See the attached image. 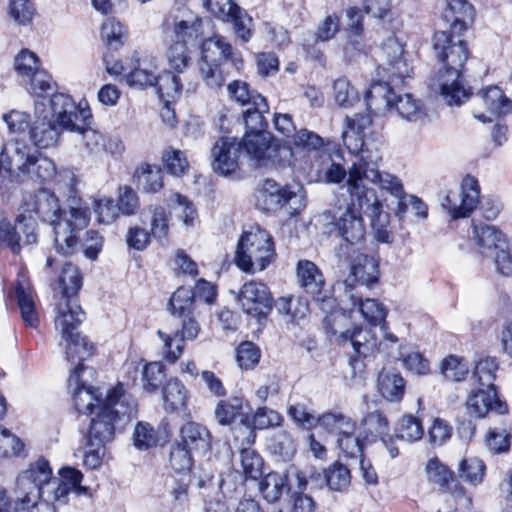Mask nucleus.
Returning <instances> with one entry per match:
<instances>
[{"mask_svg": "<svg viewBox=\"0 0 512 512\" xmlns=\"http://www.w3.org/2000/svg\"><path fill=\"white\" fill-rule=\"evenodd\" d=\"M48 103L51 109L49 118L55 120L66 131L77 128L79 122L87 124L92 119L87 103L76 104L72 97L65 93L52 94Z\"/></svg>", "mask_w": 512, "mask_h": 512, "instance_id": "nucleus-8", "label": "nucleus"}, {"mask_svg": "<svg viewBox=\"0 0 512 512\" xmlns=\"http://www.w3.org/2000/svg\"><path fill=\"white\" fill-rule=\"evenodd\" d=\"M24 447L25 444L18 436L0 425V457L12 458L24 456Z\"/></svg>", "mask_w": 512, "mask_h": 512, "instance_id": "nucleus-57", "label": "nucleus"}, {"mask_svg": "<svg viewBox=\"0 0 512 512\" xmlns=\"http://www.w3.org/2000/svg\"><path fill=\"white\" fill-rule=\"evenodd\" d=\"M337 318L343 317L340 315L336 316L333 311L330 313V316L325 317L324 323L332 335L338 337L340 343H342L344 346L351 347L355 353V356L358 357H366L373 352L374 348L376 347V339L372 337L369 330L357 327L352 331H339L332 324L336 322Z\"/></svg>", "mask_w": 512, "mask_h": 512, "instance_id": "nucleus-16", "label": "nucleus"}, {"mask_svg": "<svg viewBox=\"0 0 512 512\" xmlns=\"http://www.w3.org/2000/svg\"><path fill=\"white\" fill-rule=\"evenodd\" d=\"M248 156L254 159L259 166H266L275 149L271 146L269 132L251 133L245 132L243 143Z\"/></svg>", "mask_w": 512, "mask_h": 512, "instance_id": "nucleus-31", "label": "nucleus"}, {"mask_svg": "<svg viewBox=\"0 0 512 512\" xmlns=\"http://www.w3.org/2000/svg\"><path fill=\"white\" fill-rule=\"evenodd\" d=\"M243 311L257 318L259 322L266 319L272 309V296L268 286L260 281L251 280L244 283L237 294Z\"/></svg>", "mask_w": 512, "mask_h": 512, "instance_id": "nucleus-11", "label": "nucleus"}, {"mask_svg": "<svg viewBox=\"0 0 512 512\" xmlns=\"http://www.w3.org/2000/svg\"><path fill=\"white\" fill-rule=\"evenodd\" d=\"M181 329L176 330L173 335L157 331V335L163 341V357L174 364L181 357L184 350V341L195 340L200 332V326L194 315L182 316Z\"/></svg>", "mask_w": 512, "mask_h": 512, "instance_id": "nucleus-14", "label": "nucleus"}, {"mask_svg": "<svg viewBox=\"0 0 512 512\" xmlns=\"http://www.w3.org/2000/svg\"><path fill=\"white\" fill-rule=\"evenodd\" d=\"M91 121L92 119L89 120L87 124L79 122L77 128L69 131L76 132L79 135L80 142L84 149L89 153L97 154L103 151L105 140L100 132L90 127Z\"/></svg>", "mask_w": 512, "mask_h": 512, "instance_id": "nucleus-51", "label": "nucleus"}, {"mask_svg": "<svg viewBox=\"0 0 512 512\" xmlns=\"http://www.w3.org/2000/svg\"><path fill=\"white\" fill-rule=\"evenodd\" d=\"M58 283L65 299H75L74 297L82 287V276L78 267L72 263H66L62 268Z\"/></svg>", "mask_w": 512, "mask_h": 512, "instance_id": "nucleus-48", "label": "nucleus"}, {"mask_svg": "<svg viewBox=\"0 0 512 512\" xmlns=\"http://www.w3.org/2000/svg\"><path fill=\"white\" fill-rule=\"evenodd\" d=\"M82 373V366L75 367L69 377V387L75 386L73 391V400L75 408L78 412L86 414L92 413L95 403L102 404L100 401V394L98 389L87 387L80 382V375Z\"/></svg>", "mask_w": 512, "mask_h": 512, "instance_id": "nucleus-27", "label": "nucleus"}, {"mask_svg": "<svg viewBox=\"0 0 512 512\" xmlns=\"http://www.w3.org/2000/svg\"><path fill=\"white\" fill-rule=\"evenodd\" d=\"M320 426L330 433L339 436L354 433L356 423L349 417L340 412H326L320 415Z\"/></svg>", "mask_w": 512, "mask_h": 512, "instance_id": "nucleus-45", "label": "nucleus"}, {"mask_svg": "<svg viewBox=\"0 0 512 512\" xmlns=\"http://www.w3.org/2000/svg\"><path fill=\"white\" fill-rule=\"evenodd\" d=\"M473 237L484 255H490L503 246H507L503 233L494 226L487 224L473 225Z\"/></svg>", "mask_w": 512, "mask_h": 512, "instance_id": "nucleus-35", "label": "nucleus"}, {"mask_svg": "<svg viewBox=\"0 0 512 512\" xmlns=\"http://www.w3.org/2000/svg\"><path fill=\"white\" fill-rule=\"evenodd\" d=\"M177 442L198 455H206L212 450L211 432L206 426L193 421L180 428Z\"/></svg>", "mask_w": 512, "mask_h": 512, "instance_id": "nucleus-22", "label": "nucleus"}, {"mask_svg": "<svg viewBox=\"0 0 512 512\" xmlns=\"http://www.w3.org/2000/svg\"><path fill=\"white\" fill-rule=\"evenodd\" d=\"M498 363L495 358L486 357L481 359L475 366L473 377L478 382L479 386L486 388H496L494 380Z\"/></svg>", "mask_w": 512, "mask_h": 512, "instance_id": "nucleus-56", "label": "nucleus"}, {"mask_svg": "<svg viewBox=\"0 0 512 512\" xmlns=\"http://www.w3.org/2000/svg\"><path fill=\"white\" fill-rule=\"evenodd\" d=\"M137 404L135 399L126 393L123 384L119 383L108 390L96 416L91 419L88 431V443L92 446H105L113 440L116 430L136 416Z\"/></svg>", "mask_w": 512, "mask_h": 512, "instance_id": "nucleus-1", "label": "nucleus"}, {"mask_svg": "<svg viewBox=\"0 0 512 512\" xmlns=\"http://www.w3.org/2000/svg\"><path fill=\"white\" fill-rule=\"evenodd\" d=\"M296 274L300 287L313 297L317 307L325 313H332L336 301L323 293L325 279L319 268L309 260H300L297 263Z\"/></svg>", "mask_w": 512, "mask_h": 512, "instance_id": "nucleus-10", "label": "nucleus"}, {"mask_svg": "<svg viewBox=\"0 0 512 512\" xmlns=\"http://www.w3.org/2000/svg\"><path fill=\"white\" fill-rule=\"evenodd\" d=\"M192 452L180 445L177 441L171 446L169 463L177 473H185L190 471L193 465Z\"/></svg>", "mask_w": 512, "mask_h": 512, "instance_id": "nucleus-63", "label": "nucleus"}, {"mask_svg": "<svg viewBox=\"0 0 512 512\" xmlns=\"http://www.w3.org/2000/svg\"><path fill=\"white\" fill-rule=\"evenodd\" d=\"M45 107L46 104L43 101H35L36 118L29 128V139L40 149L55 146L64 130L55 120L49 118Z\"/></svg>", "mask_w": 512, "mask_h": 512, "instance_id": "nucleus-15", "label": "nucleus"}, {"mask_svg": "<svg viewBox=\"0 0 512 512\" xmlns=\"http://www.w3.org/2000/svg\"><path fill=\"white\" fill-rule=\"evenodd\" d=\"M403 52V45L395 37H388L381 47L382 65L391 77L406 78L412 72V66L403 58Z\"/></svg>", "mask_w": 512, "mask_h": 512, "instance_id": "nucleus-23", "label": "nucleus"}, {"mask_svg": "<svg viewBox=\"0 0 512 512\" xmlns=\"http://www.w3.org/2000/svg\"><path fill=\"white\" fill-rule=\"evenodd\" d=\"M382 156L376 149L375 152H366L359 159L353 162L349 168V176L347 178L346 190L354 198V188H362L365 191H375L364 185L363 181L367 180L378 185L381 190L389 192L391 195L399 199L398 212H402V206H405L404 198L406 194L401 180L388 172L379 171V162Z\"/></svg>", "mask_w": 512, "mask_h": 512, "instance_id": "nucleus-3", "label": "nucleus"}, {"mask_svg": "<svg viewBox=\"0 0 512 512\" xmlns=\"http://www.w3.org/2000/svg\"><path fill=\"white\" fill-rule=\"evenodd\" d=\"M241 147L235 138H220L212 148L213 170L224 176L234 173L238 168Z\"/></svg>", "mask_w": 512, "mask_h": 512, "instance_id": "nucleus-20", "label": "nucleus"}, {"mask_svg": "<svg viewBox=\"0 0 512 512\" xmlns=\"http://www.w3.org/2000/svg\"><path fill=\"white\" fill-rule=\"evenodd\" d=\"M333 92L336 103L341 107H350L359 101L357 90L347 78L336 79L333 83Z\"/></svg>", "mask_w": 512, "mask_h": 512, "instance_id": "nucleus-60", "label": "nucleus"}, {"mask_svg": "<svg viewBox=\"0 0 512 512\" xmlns=\"http://www.w3.org/2000/svg\"><path fill=\"white\" fill-rule=\"evenodd\" d=\"M345 122L346 129L342 133V140L347 149L353 154L361 152V155H364L366 152H373L372 150L364 149V131L372 123L370 115L356 114L354 117L347 116Z\"/></svg>", "mask_w": 512, "mask_h": 512, "instance_id": "nucleus-24", "label": "nucleus"}, {"mask_svg": "<svg viewBox=\"0 0 512 512\" xmlns=\"http://www.w3.org/2000/svg\"><path fill=\"white\" fill-rule=\"evenodd\" d=\"M126 83L135 88L143 89L155 86L157 82V65L152 59L137 60V65L126 76Z\"/></svg>", "mask_w": 512, "mask_h": 512, "instance_id": "nucleus-36", "label": "nucleus"}, {"mask_svg": "<svg viewBox=\"0 0 512 512\" xmlns=\"http://www.w3.org/2000/svg\"><path fill=\"white\" fill-rule=\"evenodd\" d=\"M26 81L29 83V92L38 97L36 101H43L46 104L44 96L52 92L55 86L51 76L45 70L36 69L32 77Z\"/></svg>", "mask_w": 512, "mask_h": 512, "instance_id": "nucleus-54", "label": "nucleus"}, {"mask_svg": "<svg viewBox=\"0 0 512 512\" xmlns=\"http://www.w3.org/2000/svg\"><path fill=\"white\" fill-rule=\"evenodd\" d=\"M354 188V199L358 206L365 208L364 212L370 219V225L375 239L378 242L390 244L394 240L390 229V214L383 210V205L378 199L376 191H365Z\"/></svg>", "mask_w": 512, "mask_h": 512, "instance_id": "nucleus-7", "label": "nucleus"}, {"mask_svg": "<svg viewBox=\"0 0 512 512\" xmlns=\"http://www.w3.org/2000/svg\"><path fill=\"white\" fill-rule=\"evenodd\" d=\"M461 73L457 71L455 76H451L450 68L444 67L431 79L430 88L439 92L448 105H460L469 99L470 94L460 80Z\"/></svg>", "mask_w": 512, "mask_h": 512, "instance_id": "nucleus-18", "label": "nucleus"}, {"mask_svg": "<svg viewBox=\"0 0 512 512\" xmlns=\"http://www.w3.org/2000/svg\"><path fill=\"white\" fill-rule=\"evenodd\" d=\"M426 473L428 481L437 485L440 491L450 493L456 500L460 499L469 505L471 498L465 496L463 487L457 482L454 473L438 458H432L427 462Z\"/></svg>", "mask_w": 512, "mask_h": 512, "instance_id": "nucleus-19", "label": "nucleus"}, {"mask_svg": "<svg viewBox=\"0 0 512 512\" xmlns=\"http://www.w3.org/2000/svg\"><path fill=\"white\" fill-rule=\"evenodd\" d=\"M483 104L493 115L507 114L512 111V101L498 86H489L479 93Z\"/></svg>", "mask_w": 512, "mask_h": 512, "instance_id": "nucleus-42", "label": "nucleus"}, {"mask_svg": "<svg viewBox=\"0 0 512 512\" xmlns=\"http://www.w3.org/2000/svg\"><path fill=\"white\" fill-rule=\"evenodd\" d=\"M15 296L25 324L30 327H37L39 316L35 307L34 293L29 285L18 281L15 286Z\"/></svg>", "mask_w": 512, "mask_h": 512, "instance_id": "nucleus-38", "label": "nucleus"}, {"mask_svg": "<svg viewBox=\"0 0 512 512\" xmlns=\"http://www.w3.org/2000/svg\"><path fill=\"white\" fill-rule=\"evenodd\" d=\"M25 212L34 213L40 220L53 226L56 250L63 255L75 253V236L71 220L60 208L59 200L53 192L41 188L25 202Z\"/></svg>", "mask_w": 512, "mask_h": 512, "instance_id": "nucleus-2", "label": "nucleus"}, {"mask_svg": "<svg viewBox=\"0 0 512 512\" xmlns=\"http://www.w3.org/2000/svg\"><path fill=\"white\" fill-rule=\"evenodd\" d=\"M194 293L187 287H179L170 297L169 310L175 317L189 316L194 312Z\"/></svg>", "mask_w": 512, "mask_h": 512, "instance_id": "nucleus-47", "label": "nucleus"}, {"mask_svg": "<svg viewBox=\"0 0 512 512\" xmlns=\"http://www.w3.org/2000/svg\"><path fill=\"white\" fill-rule=\"evenodd\" d=\"M137 187L146 193H156L163 187V172L155 165L142 164L134 172Z\"/></svg>", "mask_w": 512, "mask_h": 512, "instance_id": "nucleus-40", "label": "nucleus"}, {"mask_svg": "<svg viewBox=\"0 0 512 512\" xmlns=\"http://www.w3.org/2000/svg\"><path fill=\"white\" fill-rule=\"evenodd\" d=\"M66 341V358L71 363H77V366H82V371L85 366L82 364L88 357L93 354L94 346L88 342L85 337L79 333L74 334L71 338H62Z\"/></svg>", "mask_w": 512, "mask_h": 512, "instance_id": "nucleus-43", "label": "nucleus"}, {"mask_svg": "<svg viewBox=\"0 0 512 512\" xmlns=\"http://www.w3.org/2000/svg\"><path fill=\"white\" fill-rule=\"evenodd\" d=\"M378 264L371 256L360 252H354L350 260V271L344 281L348 291H359L365 286L372 287L378 282Z\"/></svg>", "mask_w": 512, "mask_h": 512, "instance_id": "nucleus-17", "label": "nucleus"}, {"mask_svg": "<svg viewBox=\"0 0 512 512\" xmlns=\"http://www.w3.org/2000/svg\"><path fill=\"white\" fill-rule=\"evenodd\" d=\"M433 48L437 58L450 68L451 76L462 71L468 59V49L462 39V34L438 31L434 34Z\"/></svg>", "mask_w": 512, "mask_h": 512, "instance_id": "nucleus-9", "label": "nucleus"}, {"mask_svg": "<svg viewBox=\"0 0 512 512\" xmlns=\"http://www.w3.org/2000/svg\"><path fill=\"white\" fill-rule=\"evenodd\" d=\"M214 414L217 422L222 426L232 425L247 416L243 413V400L239 397L219 401Z\"/></svg>", "mask_w": 512, "mask_h": 512, "instance_id": "nucleus-41", "label": "nucleus"}, {"mask_svg": "<svg viewBox=\"0 0 512 512\" xmlns=\"http://www.w3.org/2000/svg\"><path fill=\"white\" fill-rule=\"evenodd\" d=\"M157 86L158 93L162 98H168L175 100L182 92L181 80L177 75L171 72H164L161 75H157Z\"/></svg>", "mask_w": 512, "mask_h": 512, "instance_id": "nucleus-61", "label": "nucleus"}, {"mask_svg": "<svg viewBox=\"0 0 512 512\" xmlns=\"http://www.w3.org/2000/svg\"><path fill=\"white\" fill-rule=\"evenodd\" d=\"M485 470L484 462L477 457L465 458L458 466L459 477L473 485L482 482Z\"/></svg>", "mask_w": 512, "mask_h": 512, "instance_id": "nucleus-53", "label": "nucleus"}, {"mask_svg": "<svg viewBox=\"0 0 512 512\" xmlns=\"http://www.w3.org/2000/svg\"><path fill=\"white\" fill-rule=\"evenodd\" d=\"M360 427L367 436L381 437L388 432L389 422L381 411L374 410L361 419Z\"/></svg>", "mask_w": 512, "mask_h": 512, "instance_id": "nucleus-55", "label": "nucleus"}, {"mask_svg": "<svg viewBox=\"0 0 512 512\" xmlns=\"http://www.w3.org/2000/svg\"><path fill=\"white\" fill-rule=\"evenodd\" d=\"M240 461L246 478L256 480L261 477L263 473V459L255 450L241 448Z\"/></svg>", "mask_w": 512, "mask_h": 512, "instance_id": "nucleus-58", "label": "nucleus"}, {"mask_svg": "<svg viewBox=\"0 0 512 512\" xmlns=\"http://www.w3.org/2000/svg\"><path fill=\"white\" fill-rule=\"evenodd\" d=\"M275 257L273 238L266 230L257 226L243 232L235 255L239 269L247 273L263 271Z\"/></svg>", "mask_w": 512, "mask_h": 512, "instance_id": "nucleus-4", "label": "nucleus"}, {"mask_svg": "<svg viewBox=\"0 0 512 512\" xmlns=\"http://www.w3.org/2000/svg\"><path fill=\"white\" fill-rule=\"evenodd\" d=\"M424 429L420 419L413 415H404L396 427V437L408 443L422 439Z\"/></svg>", "mask_w": 512, "mask_h": 512, "instance_id": "nucleus-52", "label": "nucleus"}, {"mask_svg": "<svg viewBox=\"0 0 512 512\" xmlns=\"http://www.w3.org/2000/svg\"><path fill=\"white\" fill-rule=\"evenodd\" d=\"M9 164L10 180L17 183H24L29 180L36 181V160L39 156L30 153V149L23 143L11 142L6 144V151Z\"/></svg>", "mask_w": 512, "mask_h": 512, "instance_id": "nucleus-13", "label": "nucleus"}, {"mask_svg": "<svg viewBox=\"0 0 512 512\" xmlns=\"http://www.w3.org/2000/svg\"><path fill=\"white\" fill-rule=\"evenodd\" d=\"M388 106H394L399 116L409 122H418L426 117V112L421 102L414 98L412 94L396 96L392 90L385 94Z\"/></svg>", "mask_w": 512, "mask_h": 512, "instance_id": "nucleus-30", "label": "nucleus"}, {"mask_svg": "<svg viewBox=\"0 0 512 512\" xmlns=\"http://www.w3.org/2000/svg\"><path fill=\"white\" fill-rule=\"evenodd\" d=\"M133 441L135 447L146 450L157 445L158 433L151 424L139 422L134 429Z\"/></svg>", "mask_w": 512, "mask_h": 512, "instance_id": "nucleus-64", "label": "nucleus"}, {"mask_svg": "<svg viewBox=\"0 0 512 512\" xmlns=\"http://www.w3.org/2000/svg\"><path fill=\"white\" fill-rule=\"evenodd\" d=\"M82 479L83 474L78 469L74 467L61 468L59 479L54 483L56 487L53 489L52 497H49V500L65 504L70 492H76L78 495L85 494L87 488L81 485Z\"/></svg>", "mask_w": 512, "mask_h": 512, "instance_id": "nucleus-26", "label": "nucleus"}, {"mask_svg": "<svg viewBox=\"0 0 512 512\" xmlns=\"http://www.w3.org/2000/svg\"><path fill=\"white\" fill-rule=\"evenodd\" d=\"M203 20L191 12H187L182 18H175L173 31L176 42L184 44L195 43L203 34Z\"/></svg>", "mask_w": 512, "mask_h": 512, "instance_id": "nucleus-34", "label": "nucleus"}, {"mask_svg": "<svg viewBox=\"0 0 512 512\" xmlns=\"http://www.w3.org/2000/svg\"><path fill=\"white\" fill-rule=\"evenodd\" d=\"M287 477L278 472H270L260 482V492L268 502H276L287 488Z\"/></svg>", "mask_w": 512, "mask_h": 512, "instance_id": "nucleus-50", "label": "nucleus"}, {"mask_svg": "<svg viewBox=\"0 0 512 512\" xmlns=\"http://www.w3.org/2000/svg\"><path fill=\"white\" fill-rule=\"evenodd\" d=\"M480 188L476 178L467 175L461 182L460 192H449L442 206L452 218L468 217L479 203Z\"/></svg>", "mask_w": 512, "mask_h": 512, "instance_id": "nucleus-12", "label": "nucleus"}, {"mask_svg": "<svg viewBox=\"0 0 512 512\" xmlns=\"http://www.w3.org/2000/svg\"><path fill=\"white\" fill-rule=\"evenodd\" d=\"M256 101L258 102H254V105L243 113L246 132H267L265 130L267 123L263 114L268 112V104L263 96H256Z\"/></svg>", "mask_w": 512, "mask_h": 512, "instance_id": "nucleus-46", "label": "nucleus"}, {"mask_svg": "<svg viewBox=\"0 0 512 512\" xmlns=\"http://www.w3.org/2000/svg\"><path fill=\"white\" fill-rule=\"evenodd\" d=\"M377 387L386 400L400 402L405 394L406 382L397 370L383 368L378 374Z\"/></svg>", "mask_w": 512, "mask_h": 512, "instance_id": "nucleus-33", "label": "nucleus"}, {"mask_svg": "<svg viewBox=\"0 0 512 512\" xmlns=\"http://www.w3.org/2000/svg\"><path fill=\"white\" fill-rule=\"evenodd\" d=\"M323 479L331 490L343 491L351 483L350 470L346 465L336 461L324 471Z\"/></svg>", "mask_w": 512, "mask_h": 512, "instance_id": "nucleus-49", "label": "nucleus"}, {"mask_svg": "<svg viewBox=\"0 0 512 512\" xmlns=\"http://www.w3.org/2000/svg\"><path fill=\"white\" fill-rule=\"evenodd\" d=\"M162 397L164 409L168 412H174L186 407L188 390L179 379L173 378L163 386Z\"/></svg>", "mask_w": 512, "mask_h": 512, "instance_id": "nucleus-39", "label": "nucleus"}, {"mask_svg": "<svg viewBox=\"0 0 512 512\" xmlns=\"http://www.w3.org/2000/svg\"><path fill=\"white\" fill-rule=\"evenodd\" d=\"M288 416L301 428L311 430L318 424L320 425V416H315L303 403H295L288 407Z\"/></svg>", "mask_w": 512, "mask_h": 512, "instance_id": "nucleus-62", "label": "nucleus"}, {"mask_svg": "<svg viewBox=\"0 0 512 512\" xmlns=\"http://www.w3.org/2000/svg\"><path fill=\"white\" fill-rule=\"evenodd\" d=\"M201 60L222 64L230 60L233 65L239 69L242 60L240 56L233 52L230 43L225 41L222 36L205 39L201 44Z\"/></svg>", "mask_w": 512, "mask_h": 512, "instance_id": "nucleus-28", "label": "nucleus"}, {"mask_svg": "<svg viewBox=\"0 0 512 512\" xmlns=\"http://www.w3.org/2000/svg\"><path fill=\"white\" fill-rule=\"evenodd\" d=\"M126 34L125 27L115 19H107L101 27L102 40L113 49L123 45Z\"/></svg>", "mask_w": 512, "mask_h": 512, "instance_id": "nucleus-59", "label": "nucleus"}, {"mask_svg": "<svg viewBox=\"0 0 512 512\" xmlns=\"http://www.w3.org/2000/svg\"><path fill=\"white\" fill-rule=\"evenodd\" d=\"M362 210L351 194H341L329 211L334 231L345 242L355 245L360 243L366 234Z\"/></svg>", "mask_w": 512, "mask_h": 512, "instance_id": "nucleus-6", "label": "nucleus"}, {"mask_svg": "<svg viewBox=\"0 0 512 512\" xmlns=\"http://www.w3.org/2000/svg\"><path fill=\"white\" fill-rule=\"evenodd\" d=\"M466 406L468 413L477 418L485 417L490 411L497 414L507 412V405L499 399L496 388L478 386L468 396Z\"/></svg>", "mask_w": 512, "mask_h": 512, "instance_id": "nucleus-21", "label": "nucleus"}, {"mask_svg": "<svg viewBox=\"0 0 512 512\" xmlns=\"http://www.w3.org/2000/svg\"><path fill=\"white\" fill-rule=\"evenodd\" d=\"M346 297L349 299L351 311L357 309L363 318L371 325L381 324L387 315L386 309L378 300L366 298L363 299L360 291H345Z\"/></svg>", "mask_w": 512, "mask_h": 512, "instance_id": "nucleus-32", "label": "nucleus"}, {"mask_svg": "<svg viewBox=\"0 0 512 512\" xmlns=\"http://www.w3.org/2000/svg\"><path fill=\"white\" fill-rule=\"evenodd\" d=\"M262 197L267 205L282 207L289 204L291 201L299 198L296 191H293L288 186L280 187L273 180H266Z\"/></svg>", "mask_w": 512, "mask_h": 512, "instance_id": "nucleus-44", "label": "nucleus"}, {"mask_svg": "<svg viewBox=\"0 0 512 512\" xmlns=\"http://www.w3.org/2000/svg\"><path fill=\"white\" fill-rule=\"evenodd\" d=\"M473 17L474 8L466 0H449L442 18L449 25L448 32L462 34Z\"/></svg>", "mask_w": 512, "mask_h": 512, "instance_id": "nucleus-29", "label": "nucleus"}, {"mask_svg": "<svg viewBox=\"0 0 512 512\" xmlns=\"http://www.w3.org/2000/svg\"><path fill=\"white\" fill-rule=\"evenodd\" d=\"M69 211L67 218L71 220L73 234L75 236V253L79 248L80 233L87 226L90 219V210L88 205L80 197L74 195L67 200Z\"/></svg>", "mask_w": 512, "mask_h": 512, "instance_id": "nucleus-37", "label": "nucleus"}, {"mask_svg": "<svg viewBox=\"0 0 512 512\" xmlns=\"http://www.w3.org/2000/svg\"><path fill=\"white\" fill-rule=\"evenodd\" d=\"M56 482L49 461L44 457H38L29 463L27 468L16 477L14 495L22 504H36L44 510L54 512L48 500L41 501L44 488Z\"/></svg>", "mask_w": 512, "mask_h": 512, "instance_id": "nucleus-5", "label": "nucleus"}, {"mask_svg": "<svg viewBox=\"0 0 512 512\" xmlns=\"http://www.w3.org/2000/svg\"><path fill=\"white\" fill-rule=\"evenodd\" d=\"M85 318V312L76 299H65L58 307L55 317V327L60 331L62 338H71Z\"/></svg>", "mask_w": 512, "mask_h": 512, "instance_id": "nucleus-25", "label": "nucleus"}]
</instances>
